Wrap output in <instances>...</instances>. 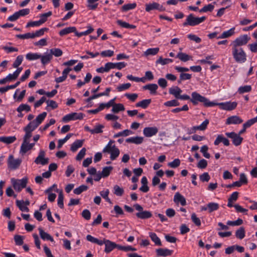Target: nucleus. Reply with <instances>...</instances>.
Segmentation results:
<instances>
[{"instance_id":"1","label":"nucleus","mask_w":257,"mask_h":257,"mask_svg":"<svg viewBox=\"0 0 257 257\" xmlns=\"http://www.w3.org/2000/svg\"><path fill=\"white\" fill-rule=\"evenodd\" d=\"M192 98L190 101L194 104L197 105L199 102H202L206 107H211L215 106L216 104L215 102H211L207 98L201 95L197 92H193L191 94Z\"/></svg>"},{"instance_id":"2","label":"nucleus","mask_w":257,"mask_h":257,"mask_svg":"<svg viewBox=\"0 0 257 257\" xmlns=\"http://www.w3.org/2000/svg\"><path fill=\"white\" fill-rule=\"evenodd\" d=\"M114 143V141L110 140L102 151L104 153H109L110 154V159L112 161L115 160L120 154L119 150L115 145H112Z\"/></svg>"},{"instance_id":"3","label":"nucleus","mask_w":257,"mask_h":257,"mask_svg":"<svg viewBox=\"0 0 257 257\" xmlns=\"http://www.w3.org/2000/svg\"><path fill=\"white\" fill-rule=\"evenodd\" d=\"M232 54L237 63H242L246 60V55L241 47H232Z\"/></svg>"},{"instance_id":"4","label":"nucleus","mask_w":257,"mask_h":257,"mask_svg":"<svg viewBox=\"0 0 257 257\" xmlns=\"http://www.w3.org/2000/svg\"><path fill=\"white\" fill-rule=\"evenodd\" d=\"M206 19L205 16L200 18L195 17L192 14H191L187 16L186 21L183 24V26L188 25L195 26L204 22Z\"/></svg>"},{"instance_id":"5","label":"nucleus","mask_w":257,"mask_h":257,"mask_svg":"<svg viewBox=\"0 0 257 257\" xmlns=\"http://www.w3.org/2000/svg\"><path fill=\"white\" fill-rule=\"evenodd\" d=\"M135 208L138 211L136 214V216L141 219H149L152 216V213L150 211L144 210L143 207L139 204H136L134 205Z\"/></svg>"},{"instance_id":"6","label":"nucleus","mask_w":257,"mask_h":257,"mask_svg":"<svg viewBox=\"0 0 257 257\" xmlns=\"http://www.w3.org/2000/svg\"><path fill=\"white\" fill-rule=\"evenodd\" d=\"M28 178L24 177L22 179H12V183L15 190L20 192L22 189L25 188L28 183Z\"/></svg>"},{"instance_id":"7","label":"nucleus","mask_w":257,"mask_h":257,"mask_svg":"<svg viewBox=\"0 0 257 257\" xmlns=\"http://www.w3.org/2000/svg\"><path fill=\"white\" fill-rule=\"evenodd\" d=\"M22 163L21 159H15L13 155H10L8 159V168L11 170L18 169Z\"/></svg>"},{"instance_id":"8","label":"nucleus","mask_w":257,"mask_h":257,"mask_svg":"<svg viewBox=\"0 0 257 257\" xmlns=\"http://www.w3.org/2000/svg\"><path fill=\"white\" fill-rule=\"evenodd\" d=\"M249 39L246 35L241 36L233 41L232 43V47H241V46L246 45Z\"/></svg>"},{"instance_id":"9","label":"nucleus","mask_w":257,"mask_h":257,"mask_svg":"<svg viewBox=\"0 0 257 257\" xmlns=\"http://www.w3.org/2000/svg\"><path fill=\"white\" fill-rule=\"evenodd\" d=\"M145 6V10L147 12H150L153 10H158L159 12H163L165 11V8L162 5L156 2L147 4Z\"/></svg>"},{"instance_id":"10","label":"nucleus","mask_w":257,"mask_h":257,"mask_svg":"<svg viewBox=\"0 0 257 257\" xmlns=\"http://www.w3.org/2000/svg\"><path fill=\"white\" fill-rule=\"evenodd\" d=\"M84 114L82 113L73 112L65 115L62 120L64 122H68L72 120L82 119Z\"/></svg>"},{"instance_id":"11","label":"nucleus","mask_w":257,"mask_h":257,"mask_svg":"<svg viewBox=\"0 0 257 257\" xmlns=\"http://www.w3.org/2000/svg\"><path fill=\"white\" fill-rule=\"evenodd\" d=\"M225 135L227 137L232 139V143L235 146L240 145L243 141V138L234 132L226 133Z\"/></svg>"},{"instance_id":"12","label":"nucleus","mask_w":257,"mask_h":257,"mask_svg":"<svg viewBox=\"0 0 257 257\" xmlns=\"http://www.w3.org/2000/svg\"><path fill=\"white\" fill-rule=\"evenodd\" d=\"M216 105H218L220 108L226 110H232L235 109L237 106V103L236 102H221L219 103H216Z\"/></svg>"},{"instance_id":"13","label":"nucleus","mask_w":257,"mask_h":257,"mask_svg":"<svg viewBox=\"0 0 257 257\" xmlns=\"http://www.w3.org/2000/svg\"><path fill=\"white\" fill-rule=\"evenodd\" d=\"M158 132V128L156 127H146L143 130L144 136L148 138L152 137L156 135Z\"/></svg>"},{"instance_id":"14","label":"nucleus","mask_w":257,"mask_h":257,"mask_svg":"<svg viewBox=\"0 0 257 257\" xmlns=\"http://www.w3.org/2000/svg\"><path fill=\"white\" fill-rule=\"evenodd\" d=\"M173 201L176 204L180 203L182 206H185L186 205L185 198L179 192H176L175 193L174 196Z\"/></svg>"},{"instance_id":"15","label":"nucleus","mask_w":257,"mask_h":257,"mask_svg":"<svg viewBox=\"0 0 257 257\" xmlns=\"http://www.w3.org/2000/svg\"><path fill=\"white\" fill-rule=\"evenodd\" d=\"M243 122V120L238 116L237 115H233L230 117H228L226 120V124H240Z\"/></svg>"},{"instance_id":"16","label":"nucleus","mask_w":257,"mask_h":257,"mask_svg":"<svg viewBox=\"0 0 257 257\" xmlns=\"http://www.w3.org/2000/svg\"><path fill=\"white\" fill-rule=\"evenodd\" d=\"M144 141V138L142 137H134L127 138L125 140V142L127 143H132L136 145L141 144Z\"/></svg>"},{"instance_id":"17","label":"nucleus","mask_w":257,"mask_h":257,"mask_svg":"<svg viewBox=\"0 0 257 257\" xmlns=\"http://www.w3.org/2000/svg\"><path fill=\"white\" fill-rule=\"evenodd\" d=\"M221 142L226 146H228L230 144L227 139L224 138L222 135H218L214 142V144L215 146H217Z\"/></svg>"},{"instance_id":"18","label":"nucleus","mask_w":257,"mask_h":257,"mask_svg":"<svg viewBox=\"0 0 257 257\" xmlns=\"http://www.w3.org/2000/svg\"><path fill=\"white\" fill-rule=\"evenodd\" d=\"M71 70L72 69L71 68L67 67V68H65L62 72V76L55 78V81L57 83H59L65 81L67 78V75Z\"/></svg>"},{"instance_id":"19","label":"nucleus","mask_w":257,"mask_h":257,"mask_svg":"<svg viewBox=\"0 0 257 257\" xmlns=\"http://www.w3.org/2000/svg\"><path fill=\"white\" fill-rule=\"evenodd\" d=\"M116 243L108 239L105 240L104 251L108 253L115 248Z\"/></svg>"},{"instance_id":"20","label":"nucleus","mask_w":257,"mask_h":257,"mask_svg":"<svg viewBox=\"0 0 257 257\" xmlns=\"http://www.w3.org/2000/svg\"><path fill=\"white\" fill-rule=\"evenodd\" d=\"M157 254L159 256H167L171 255L173 253V250L167 248H158L156 249Z\"/></svg>"},{"instance_id":"21","label":"nucleus","mask_w":257,"mask_h":257,"mask_svg":"<svg viewBox=\"0 0 257 257\" xmlns=\"http://www.w3.org/2000/svg\"><path fill=\"white\" fill-rule=\"evenodd\" d=\"M52 58L53 56H52V55L50 53H46L43 55H41V57L40 59H41V63L43 65H45L51 62Z\"/></svg>"},{"instance_id":"22","label":"nucleus","mask_w":257,"mask_h":257,"mask_svg":"<svg viewBox=\"0 0 257 257\" xmlns=\"http://www.w3.org/2000/svg\"><path fill=\"white\" fill-rule=\"evenodd\" d=\"M38 229L40 237L43 240H50L51 242L54 241L53 238L49 233L45 232L42 228L39 227Z\"/></svg>"},{"instance_id":"23","label":"nucleus","mask_w":257,"mask_h":257,"mask_svg":"<svg viewBox=\"0 0 257 257\" xmlns=\"http://www.w3.org/2000/svg\"><path fill=\"white\" fill-rule=\"evenodd\" d=\"M86 239L91 242L97 244L99 245H102L103 244H105V240H106V239H103V240H99L98 239L95 238L93 236H92V235H89V234H88L86 236Z\"/></svg>"},{"instance_id":"24","label":"nucleus","mask_w":257,"mask_h":257,"mask_svg":"<svg viewBox=\"0 0 257 257\" xmlns=\"http://www.w3.org/2000/svg\"><path fill=\"white\" fill-rule=\"evenodd\" d=\"M158 88V86L156 84H149L143 86L144 89L150 90L152 94H156Z\"/></svg>"},{"instance_id":"25","label":"nucleus","mask_w":257,"mask_h":257,"mask_svg":"<svg viewBox=\"0 0 257 257\" xmlns=\"http://www.w3.org/2000/svg\"><path fill=\"white\" fill-rule=\"evenodd\" d=\"M16 139L15 136L0 137V142H3L6 144H10L14 143Z\"/></svg>"},{"instance_id":"26","label":"nucleus","mask_w":257,"mask_h":257,"mask_svg":"<svg viewBox=\"0 0 257 257\" xmlns=\"http://www.w3.org/2000/svg\"><path fill=\"white\" fill-rule=\"evenodd\" d=\"M182 91V90L178 86L171 87L169 90V93L173 95L177 99L179 98Z\"/></svg>"},{"instance_id":"27","label":"nucleus","mask_w":257,"mask_h":257,"mask_svg":"<svg viewBox=\"0 0 257 257\" xmlns=\"http://www.w3.org/2000/svg\"><path fill=\"white\" fill-rule=\"evenodd\" d=\"M84 140H77L75 141L71 146V151L73 152H76L77 149L81 148L83 144Z\"/></svg>"},{"instance_id":"28","label":"nucleus","mask_w":257,"mask_h":257,"mask_svg":"<svg viewBox=\"0 0 257 257\" xmlns=\"http://www.w3.org/2000/svg\"><path fill=\"white\" fill-rule=\"evenodd\" d=\"M176 58L179 59L182 62H187L190 60H192V56L183 53L179 52L176 56Z\"/></svg>"},{"instance_id":"29","label":"nucleus","mask_w":257,"mask_h":257,"mask_svg":"<svg viewBox=\"0 0 257 257\" xmlns=\"http://www.w3.org/2000/svg\"><path fill=\"white\" fill-rule=\"evenodd\" d=\"M47 116V112H43L42 113L39 114L36 118L33 120V121H35V124L36 126H38L44 120L45 117Z\"/></svg>"},{"instance_id":"30","label":"nucleus","mask_w":257,"mask_h":257,"mask_svg":"<svg viewBox=\"0 0 257 257\" xmlns=\"http://www.w3.org/2000/svg\"><path fill=\"white\" fill-rule=\"evenodd\" d=\"M234 28H232L227 31L223 32L222 34L217 37V39H224L228 38L234 34Z\"/></svg>"},{"instance_id":"31","label":"nucleus","mask_w":257,"mask_h":257,"mask_svg":"<svg viewBox=\"0 0 257 257\" xmlns=\"http://www.w3.org/2000/svg\"><path fill=\"white\" fill-rule=\"evenodd\" d=\"M151 102V99H144L141 101L137 102L136 104V106L137 107H141L144 109H145L148 107V106L149 105Z\"/></svg>"},{"instance_id":"32","label":"nucleus","mask_w":257,"mask_h":257,"mask_svg":"<svg viewBox=\"0 0 257 257\" xmlns=\"http://www.w3.org/2000/svg\"><path fill=\"white\" fill-rule=\"evenodd\" d=\"M41 54L37 53H28L26 55V58L29 61H33L40 59Z\"/></svg>"},{"instance_id":"33","label":"nucleus","mask_w":257,"mask_h":257,"mask_svg":"<svg viewBox=\"0 0 257 257\" xmlns=\"http://www.w3.org/2000/svg\"><path fill=\"white\" fill-rule=\"evenodd\" d=\"M75 31H76V28L75 27H67V28H66L65 29L61 30L59 32V35L61 36H63L67 35L68 34H69L70 33H72V32L74 33V32H75Z\"/></svg>"},{"instance_id":"34","label":"nucleus","mask_w":257,"mask_h":257,"mask_svg":"<svg viewBox=\"0 0 257 257\" xmlns=\"http://www.w3.org/2000/svg\"><path fill=\"white\" fill-rule=\"evenodd\" d=\"M192 78V75L189 73H181L179 78L178 80V83L181 84L183 81L190 80Z\"/></svg>"},{"instance_id":"35","label":"nucleus","mask_w":257,"mask_h":257,"mask_svg":"<svg viewBox=\"0 0 257 257\" xmlns=\"http://www.w3.org/2000/svg\"><path fill=\"white\" fill-rule=\"evenodd\" d=\"M16 205L21 211L29 212V209L26 206L23 200H17Z\"/></svg>"},{"instance_id":"36","label":"nucleus","mask_w":257,"mask_h":257,"mask_svg":"<svg viewBox=\"0 0 257 257\" xmlns=\"http://www.w3.org/2000/svg\"><path fill=\"white\" fill-rule=\"evenodd\" d=\"M113 193L117 196H121L124 194V191L123 189L119 187L117 185H115L113 186Z\"/></svg>"},{"instance_id":"37","label":"nucleus","mask_w":257,"mask_h":257,"mask_svg":"<svg viewBox=\"0 0 257 257\" xmlns=\"http://www.w3.org/2000/svg\"><path fill=\"white\" fill-rule=\"evenodd\" d=\"M149 236L150 237L152 240L157 245H161V241L160 239L158 237L157 234L154 232H150Z\"/></svg>"},{"instance_id":"38","label":"nucleus","mask_w":257,"mask_h":257,"mask_svg":"<svg viewBox=\"0 0 257 257\" xmlns=\"http://www.w3.org/2000/svg\"><path fill=\"white\" fill-rule=\"evenodd\" d=\"M125 108L124 105L121 103H115L112 107L111 111L114 113H118L120 111L124 110Z\"/></svg>"},{"instance_id":"39","label":"nucleus","mask_w":257,"mask_h":257,"mask_svg":"<svg viewBox=\"0 0 257 257\" xmlns=\"http://www.w3.org/2000/svg\"><path fill=\"white\" fill-rule=\"evenodd\" d=\"M113 170V167L111 166L105 167L102 169L101 174L103 178H105L108 177L111 171Z\"/></svg>"},{"instance_id":"40","label":"nucleus","mask_w":257,"mask_h":257,"mask_svg":"<svg viewBox=\"0 0 257 257\" xmlns=\"http://www.w3.org/2000/svg\"><path fill=\"white\" fill-rule=\"evenodd\" d=\"M245 229L244 227H241L236 231L235 236L237 238L242 239L245 236Z\"/></svg>"},{"instance_id":"41","label":"nucleus","mask_w":257,"mask_h":257,"mask_svg":"<svg viewBox=\"0 0 257 257\" xmlns=\"http://www.w3.org/2000/svg\"><path fill=\"white\" fill-rule=\"evenodd\" d=\"M173 60L172 59L170 58H163L162 57H160V58L156 61V64H160L162 65H164L173 62Z\"/></svg>"},{"instance_id":"42","label":"nucleus","mask_w":257,"mask_h":257,"mask_svg":"<svg viewBox=\"0 0 257 257\" xmlns=\"http://www.w3.org/2000/svg\"><path fill=\"white\" fill-rule=\"evenodd\" d=\"M137 7V4L136 3L128 4L123 5L121 8V11L122 12H127L129 10L134 9Z\"/></svg>"},{"instance_id":"43","label":"nucleus","mask_w":257,"mask_h":257,"mask_svg":"<svg viewBox=\"0 0 257 257\" xmlns=\"http://www.w3.org/2000/svg\"><path fill=\"white\" fill-rule=\"evenodd\" d=\"M219 204L217 203L210 202L208 204V210L209 213L217 210L219 208Z\"/></svg>"},{"instance_id":"44","label":"nucleus","mask_w":257,"mask_h":257,"mask_svg":"<svg viewBox=\"0 0 257 257\" xmlns=\"http://www.w3.org/2000/svg\"><path fill=\"white\" fill-rule=\"evenodd\" d=\"M30 150V148L29 147V142H26L25 143L23 141L20 149V153L24 155L28 151Z\"/></svg>"},{"instance_id":"45","label":"nucleus","mask_w":257,"mask_h":257,"mask_svg":"<svg viewBox=\"0 0 257 257\" xmlns=\"http://www.w3.org/2000/svg\"><path fill=\"white\" fill-rule=\"evenodd\" d=\"M17 111L18 112H21V111H26L28 112L31 111V107L27 104H21L17 108Z\"/></svg>"},{"instance_id":"46","label":"nucleus","mask_w":257,"mask_h":257,"mask_svg":"<svg viewBox=\"0 0 257 257\" xmlns=\"http://www.w3.org/2000/svg\"><path fill=\"white\" fill-rule=\"evenodd\" d=\"M111 66L112 69L116 68L118 70L124 68L126 66V63L124 62H118V63H112L111 62Z\"/></svg>"},{"instance_id":"47","label":"nucleus","mask_w":257,"mask_h":257,"mask_svg":"<svg viewBox=\"0 0 257 257\" xmlns=\"http://www.w3.org/2000/svg\"><path fill=\"white\" fill-rule=\"evenodd\" d=\"M50 53L55 57H60L63 54L62 51L59 48H53L50 50Z\"/></svg>"},{"instance_id":"48","label":"nucleus","mask_w":257,"mask_h":257,"mask_svg":"<svg viewBox=\"0 0 257 257\" xmlns=\"http://www.w3.org/2000/svg\"><path fill=\"white\" fill-rule=\"evenodd\" d=\"M104 126L102 124H98L96 125L94 128L92 129V134H100L103 132L102 129Z\"/></svg>"},{"instance_id":"49","label":"nucleus","mask_w":257,"mask_h":257,"mask_svg":"<svg viewBox=\"0 0 257 257\" xmlns=\"http://www.w3.org/2000/svg\"><path fill=\"white\" fill-rule=\"evenodd\" d=\"M48 30V28H43L38 31H36L35 33H32L33 34L34 38L43 36L44 34V33L47 32Z\"/></svg>"},{"instance_id":"50","label":"nucleus","mask_w":257,"mask_h":257,"mask_svg":"<svg viewBox=\"0 0 257 257\" xmlns=\"http://www.w3.org/2000/svg\"><path fill=\"white\" fill-rule=\"evenodd\" d=\"M251 90V87L250 85H244L240 86L238 89V92L240 94H242L245 92H249Z\"/></svg>"},{"instance_id":"51","label":"nucleus","mask_w":257,"mask_h":257,"mask_svg":"<svg viewBox=\"0 0 257 257\" xmlns=\"http://www.w3.org/2000/svg\"><path fill=\"white\" fill-rule=\"evenodd\" d=\"M99 0H87V7L90 10H95L98 6V4L95 3Z\"/></svg>"},{"instance_id":"52","label":"nucleus","mask_w":257,"mask_h":257,"mask_svg":"<svg viewBox=\"0 0 257 257\" xmlns=\"http://www.w3.org/2000/svg\"><path fill=\"white\" fill-rule=\"evenodd\" d=\"M214 8V6L211 4L203 7L201 9L199 10L200 13H206L208 12H211Z\"/></svg>"},{"instance_id":"53","label":"nucleus","mask_w":257,"mask_h":257,"mask_svg":"<svg viewBox=\"0 0 257 257\" xmlns=\"http://www.w3.org/2000/svg\"><path fill=\"white\" fill-rule=\"evenodd\" d=\"M88 189V187L84 185H82L79 187L75 188L73 190L74 194L79 195L82 192L85 191Z\"/></svg>"},{"instance_id":"54","label":"nucleus","mask_w":257,"mask_h":257,"mask_svg":"<svg viewBox=\"0 0 257 257\" xmlns=\"http://www.w3.org/2000/svg\"><path fill=\"white\" fill-rule=\"evenodd\" d=\"M52 13L51 11L48 12V13H44L41 14L40 15V19L39 20L41 24H44L47 20V18L52 15Z\"/></svg>"},{"instance_id":"55","label":"nucleus","mask_w":257,"mask_h":257,"mask_svg":"<svg viewBox=\"0 0 257 257\" xmlns=\"http://www.w3.org/2000/svg\"><path fill=\"white\" fill-rule=\"evenodd\" d=\"M159 51V48H149L146 50V51L145 52V54L146 56L155 55L157 54Z\"/></svg>"},{"instance_id":"56","label":"nucleus","mask_w":257,"mask_h":257,"mask_svg":"<svg viewBox=\"0 0 257 257\" xmlns=\"http://www.w3.org/2000/svg\"><path fill=\"white\" fill-rule=\"evenodd\" d=\"M23 60V56L22 55H19L13 63V67L15 68H18L22 64Z\"/></svg>"},{"instance_id":"57","label":"nucleus","mask_w":257,"mask_h":257,"mask_svg":"<svg viewBox=\"0 0 257 257\" xmlns=\"http://www.w3.org/2000/svg\"><path fill=\"white\" fill-rule=\"evenodd\" d=\"M17 38L21 39H28L34 38L33 34L27 33L25 34H18L16 35Z\"/></svg>"},{"instance_id":"58","label":"nucleus","mask_w":257,"mask_h":257,"mask_svg":"<svg viewBox=\"0 0 257 257\" xmlns=\"http://www.w3.org/2000/svg\"><path fill=\"white\" fill-rule=\"evenodd\" d=\"M109 193V191L108 189H106L105 191H101L100 192V195L102 196L103 198H104L107 202L109 203H111V201L110 199L108 198V195Z\"/></svg>"},{"instance_id":"59","label":"nucleus","mask_w":257,"mask_h":257,"mask_svg":"<svg viewBox=\"0 0 257 257\" xmlns=\"http://www.w3.org/2000/svg\"><path fill=\"white\" fill-rule=\"evenodd\" d=\"M208 147L207 145L203 146L200 149V152L203 154V156L209 159L210 157V154L208 153Z\"/></svg>"},{"instance_id":"60","label":"nucleus","mask_w":257,"mask_h":257,"mask_svg":"<svg viewBox=\"0 0 257 257\" xmlns=\"http://www.w3.org/2000/svg\"><path fill=\"white\" fill-rule=\"evenodd\" d=\"M256 122H257V117L248 120L243 124V127L248 128Z\"/></svg>"},{"instance_id":"61","label":"nucleus","mask_w":257,"mask_h":257,"mask_svg":"<svg viewBox=\"0 0 257 257\" xmlns=\"http://www.w3.org/2000/svg\"><path fill=\"white\" fill-rule=\"evenodd\" d=\"M14 240L16 244L17 245H22L24 243V237L23 236L20 235H16L14 236Z\"/></svg>"},{"instance_id":"62","label":"nucleus","mask_w":257,"mask_h":257,"mask_svg":"<svg viewBox=\"0 0 257 257\" xmlns=\"http://www.w3.org/2000/svg\"><path fill=\"white\" fill-rule=\"evenodd\" d=\"M37 127L38 126H36L35 121H32L24 128V130L31 131V132H33Z\"/></svg>"},{"instance_id":"63","label":"nucleus","mask_w":257,"mask_h":257,"mask_svg":"<svg viewBox=\"0 0 257 257\" xmlns=\"http://www.w3.org/2000/svg\"><path fill=\"white\" fill-rule=\"evenodd\" d=\"M180 164V161L179 159H175L172 162H169L168 166L172 168L178 167Z\"/></svg>"},{"instance_id":"64","label":"nucleus","mask_w":257,"mask_h":257,"mask_svg":"<svg viewBox=\"0 0 257 257\" xmlns=\"http://www.w3.org/2000/svg\"><path fill=\"white\" fill-rule=\"evenodd\" d=\"M191 219L193 222L197 226H199L201 225V221L200 219L197 217L195 213H193L191 214Z\"/></svg>"}]
</instances>
